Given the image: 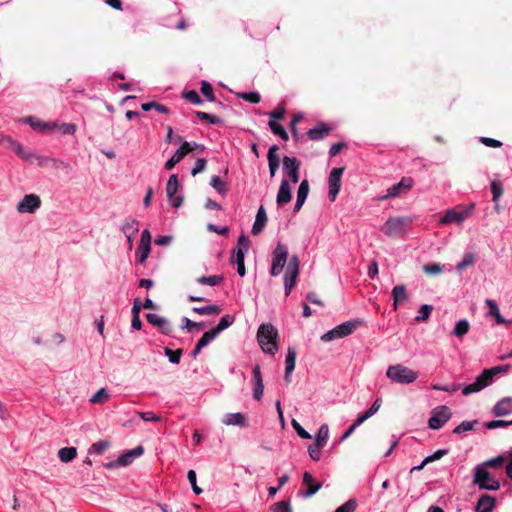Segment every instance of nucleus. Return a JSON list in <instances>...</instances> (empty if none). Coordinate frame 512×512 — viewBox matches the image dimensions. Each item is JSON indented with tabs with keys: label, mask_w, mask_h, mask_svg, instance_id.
I'll return each mask as SVG.
<instances>
[{
	"label": "nucleus",
	"mask_w": 512,
	"mask_h": 512,
	"mask_svg": "<svg viewBox=\"0 0 512 512\" xmlns=\"http://www.w3.org/2000/svg\"><path fill=\"white\" fill-rule=\"evenodd\" d=\"M50 164L53 168L62 169L66 173H70L72 171V167L69 163L59 160V159L51 158Z\"/></svg>",
	"instance_id": "obj_59"
},
{
	"label": "nucleus",
	"mask_w": 512,
	"mask_h": 512,
	"mask_svg": "<svg viewBox=\"0 0 512 512\" xmlns=\"http://www.w3.org/2000/svg\"><path fill=\"white\" fill-rule=\"evenodd\" d=\"M288 248L283 243H278L272 252V264L270 274L274 277L280 275L287 263Z\"/></svg>",
	"instance_id": "obj_6"
},
{
	"label": "nucleus",
	"mask_w": 512,
	"mask_h": 512,
	"mask_svg": "<svg viewBox=\"0 0 512 512\" xmlns=\"http://www.w3.org/2000/svg\"><path fill=\"white\" fill-rule=\"evenodd\" d=\"M144 452V448L139 445L134 449L128 450L123 453L117 460L110 461L105 464L107 469H114L119 466H127L133 462V460L139 456H141Z\"/></svg>",
	"instance_id": "obj_9"
},
{
	"label": "nucleus",
	"mask_w": 512,
	"mask_h": 512,
	"mask_svg": "<svg viewBox=\"0 0 512 512\" xmlns=\"http://www.w3.org/2000/svg\"><path fill=\"white\" fill-rule=\"evenodd\" d=\"M110 447V442L107 440L98 441L94 443L91 448L89 449V452H94L96 454H102L106 449Z\"/></svg>",
	"instance_id": "obj_54"
},
{
	"label": "nucleus",
	"mask_w": 512,
	"mask_h": 512,
	"mask_svg": "<svg viewBox=\"0 0 512 512\" xmlns=\"http://www.w3.org/2000/svg\"><path fill=\"white\" fill-rule=\"evenodd\" d=\"M210 185L220 194H225L227 192V187L224 181L217 176L213 175L210 179Z\"/></svg>",
	"instance_id": "obj_43"
},
{
	"label": "nucleus",
	"mask_w": 512,
	"mask_h": 512,
	"mask_svg": "<svg viewBox=\"0 0 512 512\" xmlns=\"http://www.w3.org/2000/svg\"><path fill=\"white\" fill-rule=\"evenodd\" d=\"M146 319L151 325L158 327L161 332L166 335L173 331L171 323L166 318L161 317L158 314L149 313L146 315Z\"/></svg>",
	"instance_id": "obj_17"
},
{
	"label": "nucleus",
	"mask_w": 512,
	"mask_h": 512,
	"mask_svg": "<svg viewBox=\"0 0 512 512\" xmlns=\"http://www.w3.org/2000/svg\"><path fill=\"white\" fill-rule=\"evenodd\" d=\"M291 199H292V194H291V188H290L289 182L287 180L283 179L281 181L279 191L277 194V198H276L277 204L278 205L287 204L291 201Z\"/></svg>",
	"instance_id": "obj_24"
},
{
	"label": "nucleus",
	"mask_w": 512,
	"mask_h": 512,
	"mask_svg": "<svg viewBox=\"0 0 512 512\" xmlns=\"http://www.w3.org/2000/svg\"><path fill=\"white\" fill-rule=\"evenodd\" d=\"M473 207L474 205L471 204V207L465 211H457L455 209L447 210L445 215L441 218L440 224L447 225L452 222L461 224L468 217Z\"/></svg>",
	"instance_id": "obj_13"
},
{
	"label": "nucleus",
	"mask_w": 512,
	"mask_h": 512,
	"mask_svg": "<svg viewBox=\"0 0 512 512\" xmlns=\"http://www.w3.org/2000/svg\"><path fill=\"white\" fill-rule=\"evenodd\" d=\"M9 147L13 149L20 157L26 160H31L30 154H25L22 146L15 140H9Z\"/></svg>",
	"instance_id": "obj_62"
},
{
	"label": "nucleus",
	"mask_w": 512,
	"mask_h": 512,
	"mask_svg": "<svg viewBox=\"0 0 512 512\" xmlns=\"http://www.w3.org/2000/svg\"><path fill=\"white\" fill-rule=\"evenodd\" d=\"M150 251H151V246L139 245L137 248V253H136L137 261L140 264H144L149 256Z\"/></svg>",
	"instance_id": "obj_47"
},
{
	"label": "nucleus",
	"mask_w": 512,
	"mask_h": 512,
	"mask_svg": "<svg viewBox=\"0 0 512 512\" xmlns=\"http://www.w3.org/2000/svg\"><path fill=\"white\" fill-rule=\"evenodd\" d=\"M357 508V502L355 499H349L344 504L339 506L335 512H355Z\"/></svg>",
	"instance_id": "obj_57"
},
{
	"label": "nucleus",
	"mask_w": 512,
	"mask_h": 512,
	"mask_svg": "<svg viewBox=\"0 0 512 512\" xmlns=\"http://www.w3.org/2000/svg\"><path fill=\"white\" fill-rule=\"evenodd\" d=\"M485 304L489 308L488 316L493 317L498 325L506 324V323H511V321L505 320L502 317V315L500 313V310H499V307H498L497 303L494 300L486 299L485 300Z\"/></svg>",
	"instance_id": "obj_26"
},
{
	"label": "nucleus",
	"mask_w": 512,
	"mask_h": 512,
	"mask_svg": "<svg viewBox=\"0 0 512 512\" xmlns=\"http://www.w3.org/2000/svg\"><path fill=\"white\" fill-rule=\"evenodd\" d=\"M509 368V365L495 366L490 369H485L483 372L488 377V379L492 382L495 375L501 372H506Z\"/></svg>",
	"instance_id": "obj_52"
},
{
	"label": "nucleus",
	"mask_w": 512,
	"mask_h": 512,
	"mask_svg": "<svg viewBox=\"0 0 512 512\" xmlns=\"http://www.w3.org/2000/svg\"><path fill=\"white\" fill-rule=\"evenodd\" d=\"M490 187L493 195L492 200L493 202H497L503 194V186L499 181H492Z\"/></svg>",
	"instance_id": "obj_51"
},
{
	"label": "nucleus",
	"mask_w": 512,
	"mask_h": 512,
	"mask_svg": "<svg viewBox=\"0 0 512 512\" xmlns=\"http://www.w3.org/2000/svg\"><path fill=\"white\" fill-rule=\"evenodd\" d=\"M477 423V421H463L460 423L454 430L453 433L455 434H461L470 430L474 429V425Z\"/></svg>",
	"instance_id": "obj_55"
},
{
	"label": "nucleus",
	"mask_w": 512,
	"mask_h": 512,
	"mask_svg": "<svg viewBox=\"0 0 512 512\" xmlns=\"http://www.w3.org/2000/svg\"><path fill=\"white\" fill-rule=\"evenodd\" d=\"M300 261L298 256L293 255L287 264V269L284 275V286L285 294L288 296L291 293L292 288L296 284L297 277L299 275Z\"/></svg>",
	"instance_id": "obj_7"
},
{
	"label": "nucleus",
	"mask_w": 512,
	"mask_h": 512,
	"mask_svg": "<svg viewBox=\"0 0 512 512\" xmlns=\"http://www.w3.org/2000/svg\"><path fill=\"white\" fill-rule=\"evenodd\" d=\"M77 456L75 447H63L58 451L59 459L64 463L71 462Z\"/></svg>",
	"instance_id": "obj_30"
},
{
	"label": "nucleus",
	"mask_w": 512,
	"mask_h": 512,
	"mask_svg": "<svg viewBox=\"0 0 512 512\" xmlns=\"http://www.w3.org/2000/svg\"><path fill=\"white\" fill-rule=\"evenodd\" d=\"M345 168H333L329 174V197L331 201H334L340 191L341 187V177L344 173Z\"/></svg>",
	"instance_id": "obj_10"
},
{
	"label": "nucleus",
	"mask_w": 512,
	"mask_h": 512,
	"mask_svg": "<svg viewBox=\"0 0 512 512\" xmlns=\"http://www.w3.org/2000/svg\"><path fill=\"white\" fill-rule=\"evenodd\" d=\"M183 98L192 104L200 105L203 103V100L200 98V96L195 90H189L184 92Z\"/></svg>",
	"instance_id": "obj_53"
},
{
	"label": "nucleus",
	"mask_w": 512,
	"mask_h": 512,
	"mask_svg": "<svg viewBox=\"0 0 512 512\" xmlns=\"http://www.w3.org/2000/svg\"><path fill=\"white\" fill-rule=\"evenodd\" d=\"M9 147L13 149L20 157L26 160H31L30 154H25L22 146L15 140H9Z\"/></svg>",
	"instance_id": "obj_63"
},
{
	"label": "nucleus",
	"mask_w": 512,
	"mask_h": 512,
	"mask_svg": "<svg viewBox=\"0 0 512 512\" xmlns=\"http://www.w3.org/2000/svg\"><path fill=\"white\" fill-rule=\"evenodd\" d=\"M272 512H292L289 501H279L271 506Z\"/></svg>",
	"instance_id": "obj_56"
},
{
	"label": "nucleus",
	"mask_w": 512,
	"mask_h": 512,
	"mask_svg": "<svg viewBox=\"0 0 512 512\" xmlns=\"http://www.w3.org/2000/svg\"><path fill=\"white\" fill-rule=\"evenodd\" d=\"M386 377L397 384H410L417 380L418 372L402 364H396L387 368Z\"/></svg>",
	"instance_id": "obj_3"
},
{
	"label": "nucleus",
	"mask_w": 512,
	"mask_h": 512,
	"mask_svg": "<svg viewBox=\"0 0 512 512\" xmlns=\"http://www.w3.org/2000/svg\"><path fill=\"white\" fill-rule=\"evenodd\" d=\"M223 423L227 426L236 425L244 427L246 426V417L242 413H228L225 415Z\"/></svg>",
	"instance_id": "obj_28"
},
{
	"label": "nucleus",
	"mask_w": 512,
	"mask_h": 512,
	"mask_svg": "<svg viewBox=\"0 0 512 512\" xmlns=\"http://www.w3.org/2000/svg\"><path fill=\"white\" fill-rule=\"evenodd\" d=\"M267 222L266 211L263 206L258 209L255 222L252 227V234L258 235L265 227Z\"/></svg>",
	"instance_id": "obj_27"
},
{
	"label": "nucleus",
	"mask_w": 512,
	"mask_h": 512,
	"mask_svg": "<svg viewBox=\"0 0 512 512\" xmlns=\"http://www.w3.org/2000/svg\"><path fill=\"white\" fill-rule=\"evenodd\" d=\"M268 125H269L271 131L275 135H278L282 140L287 141L289 139L288 133L286 132L284 127L281 124H279L277 121L269 120Z\"/></svg>",
	"instance_id": "obj_38"
},
{
	"label": "nucleus",
	"mask_w": 512,
	"mask_h": 512,
	"mask_svg": "<svg viewBox=\"0 0 512 512\" xmlns=\"http://www.w3.org/2000/svg\"><path fill=\"white\" fill-rule=\"evenodd\" d=\"M237 96L247 102L257 104L261 101V96L258 92H243L238 93Z\"/></svg>",
	"instance_id": "obj_48"
},
{
	"label": "nucleus",
	"mask_w": 512,
	"mask_h": 512,
	"mask_svg": "<svg viewBox=\"0 0 512 512\" xmlns=\"http://www.w3.org/2000/svg\"><path fill=\"white\" fill-rule=\"evenodd\" d=\"M303 485H305L307 488L306 491L303 493L304 497H306V498L313 496L322 487V484L319 482H316L314 480L312 474L309 472H305L303 474Z\"/></svg>",
	"instance_id": "obj_19"
},
{
	"label": "nucleus",
	"mask_w": 512,
	"mask_h": 512,
	"mask_svg": "<svg viewBox=\"0 0 512 512\" xmlns=\"http://www.w3.org/2000/svg\"><path fill=\"white\" fill-rule=\"evenodd\" d=\"M192 311L199 315H218L221 312V308L218 305H208L205 307H194Z\"/></svg>",
	"instance_id": "obj_37"
},
{
	"label": "nucleus",
	"mask_w": 512,
	"mask_h": 512,
	"mask_svg": "<svg viewBox=\"0 0 512 512\" xmlns=\"http://www.w3.org/2000/svg\"><path fill=\"white\" fill-rule=\"evenodd\" d=\"M444 266L439 263H429L423 266V271L429 276L438 275L443 272Z\"/></svg>",
	"instance_id": "obj_46"
},
{
	"label": "nucleus",
	"mask_w": 512,
	"mask_h": 512,
	"mask_svg": "<svg viewBox=\"0 0 512 512\" xmlns=\"http://www.w3.org/2000/svg\"><path fill=\"white\" fill-rule=\"evenodd\" d=\"M193 150V146L189 142H183L181 146L175 151L172 157L165 163V169L171 170L179 163L189 152Z\"/></svg>",
	"instance_id": "obj_14"
},
{
	"label": "nucleus",
	"mask_w": 512,
	"mask_h": 512,
	"mask_svg": "<svg viewBox=\"0 0 512 512\" xmlns=\"http://www.w3.org/2000/svg\"><path fill=\"white\" fill-rule=\"evenodd\" d=\"M278 337V330L271 323H263L259 326L257 341L263 352L274 355L279 349Z\"/></svg>",
	"instance_id": "obj_1"
},
{
	"label": "nucleus",
	"mask_w": 512,
	"mask_h": 512,
	"mask_svg": "<svg viewBox=\"0 0 512 512\" xmlns=\"http://www.w3.org/2000/svg\"><path fill=\"white\" fill-rule=\"evenodd\" d=\"M506 461L505 456H497L495 458L489 459L485 461L484 463L480 464L479 466H484V469L489 468H500Z\"/></svg>",
	"instance_id": "obj_44"
},
{
	"label": "nucleus",
	"mask_w": 512,
	"mask_h": 512,
	"mask_svg": "<svg viewBox=\"0 0 512 512\" xmlns=\"http://www.w3.org/2000/svg\"><path fill=\"white\" fill-rule=\"evenodd\" d=\"M433 309L432 305H422L419 309V315L415 317V321L418 323L428 321Z\"/></svg>",
	"instance_id": "obj_39"
},
{
	"label": "nucleus",
	"mask_w": 512,
	"mask_h": 512,
	"mask_svg": "<svg viewBox=\"0 0 512 512\" xmlns=\"http://www.w3.org/2000/svg\"><path fill=\"white\" fill-rule=\"evenodd\" d=\"M201 93L211 102L215 101L212 85L207 81L201 83Z\"/></svg>",
	"instance_id": "obj_50"
},
{
	"label": "nucleus",
	"mask_w": 512,
	"mask_h": 512,
	"mask_svg": "<svg viewBox=\"0 0 512 512\" xmlns=\"http://www.w3.org/2000/svg\"><path fill=\"white\" fill-rule=\"evenodd\" d=\"M475 263V254L473 253H466L463 257V259L457 263L456 269L459 273H461L463 270L473 266Z\"/></svg>",
	"instance_id": "obj_36"
},
{
	"label": "nucleus",
	"mask_w": 512,
	"mask_h": 512,
	"mask_svg": "<svg viewBox=\"0 0 512 512\" xmlns=\"http://www.w3.org/2000/svg\"><path fill=\"white\" fill-rule=\"evenodd\" d=\"M109 399V393L105 388L98 390L91 398L90 402L94 404H103Z\"/></svg>",
	"instance_id": "obj_45"
},
{
	"label": "nucleus",
	"mask_w": 512,
	"mask_h": 512,
	"mask_svg": "<svg viewBox=\"0 0 512 512\" xmlns=\"http://www.w3.org/2000/svg\"><path fill=\"white\" fill-rule=\"evenodd\" d=\"M363 324V320L355 319L351 321H346L327 333L321 336V340L324 342H329L337 338H343L351 335L359 326Z\"/></svg>",
	"instance_id": "obj_4"
},
{
	"label": "nucleus",
	"mask_w": 512,
	"mask_h": 512,
	"mask_svg": "<svg viewBox=\"0 0 512 512\" xmlns=\"http://www.w3.org/2000/svg\"><path fill=\"white\" fill-rule=\"evenodd\" d=\"M491 384V381L488 379V377L484 374V372H482L477 378L476 380L471 383V384H468L466 385L463 389H462V394L467 396V395H470L472 393H476V392H479L481 391L482 389H484L485 387L489 386Z\"/></svg>",
	"instance_id": "obj_16"
},
{
	"label": "nucleus",
	"mask_w": 512,
	"mask_h": 512,
	"mask_svg": "<svg viewBox=\"0 0 512 512\" xmlns=\"http://www.w3.org/2000/svg\"><path fill=\"white\" fill-rule=\"evenodd\" d=\"M470 324L467 320L463 319L456 323L453 334L456 337H463L469 331Z\"/></svg>",
	"instance_id": "obj_40"
},
{
	"label": "nucleus",
	"mask_w": 512,
	"mask_h": 512,
	"mask_svg": "<svg viewBox=\"0 0 512 512\" xmlns=\"http://www.w3.org/2000/svg\"><path fill=\"white\" fill-rule=\"evenodd\" d=\"M451 416L452 413L449 407L445 405L438 406L432 410L431 417L428 420V426L430 429L438 430L445 425Z\"/></svg>",
	"instance_id": "obj_8"
},
{
	"label": "nucleus",
	"mask_w": 512,
	"mask_h": 512,
	"mask_svg": "<svg viewBox=\"0 0 512 512\" xmlns=\"http://www.w3.org/2000/svg\"><path fill=\"white\" fill-rule=\"evenodd\" d=\"M329 438V427L327 424H322L318 430V433L315 437V442L317 445L324 447Z\"/></svg>",
	"instance_id": "obj_34"
},
{
	"label": "nucleus",
	"mask_w": 512,
	"mask_h": 512,
	"mask_svg": "<svg viewBox=\"0 0 512 512\" xmlns=\"http://www.w3.org/2000/svg\"><path fill=\"white\" fill-rule=\"evenodd\" d=\"M179 187L178 177L176 174H172L166 184V194L169 201H172L173 197L177 193Z\"/></svg>",
	"instance_id": "obj_29"
},
{
	"label": "nucleus",
	"mask_w": 512,
	"mask_h": 512,
	"mask_svg": "<svg viewBox=\"0 0 512 512\" xmlns=\"http://www.w3.org/2000/svg\"><path fill=\"white\" fill-rule=\"evenodd\" d=\"M253 384V398L257 401H260L263 396L264 384L260 366L258 364H256L253 368Z\"/></svg>",
	"instance_id": "obj_18"
},
{
	"label": "nucleus",
	"mask_w": 512,
	"mask_h": 512,
	"mask_svg": "<svg viewBox=\"0 0 512 512\" xmlns=\"http://www.w3.org/2000/svg\"><path fill=\"white\" fill-rule=\"evenodd\" d=\"M414 185V180L411 177H403L399 183L392 185L387 190V194L382 199L394 198L404 192L410 190Z\"/></svg>",
	"instance_id": "obj_12"
},
{
	"label": "nucleus",
	"mask_w": 512,
	"mask_h": 512,
	"mask_svg": "<svg viewBox=\"0 0 512 512\" xmlns=\"http://www.w3.org/2000/svg\"><path fill=\"white\" fill-rule=\"evenodd\" d=\"M493 413L496 417L512 413V398L506 397L498 401L493 408Z\"/></svg>",
	"instance_id": "obj_23"
},
{
	"label": "nucleus",
	"mask_w": 512,
	"mask_h": 512,
	"mask_svg": "<svg viewBox=\"0 0 512 512\" xmlns=\"http://www.w3.org/2000/svg\"><path fill=\"white\" fill-rule=\"evenodd\" d=\"M412 223L408 216L391 217L381 227V231L390 238L403 237Z\"/></svg>",
	"instance_id": "obj_2"
},
{
	"label": "nucleus",
	"mask_w": 512,
	"mask_h": 512,
	"mask_svg": "<svg viewBox=\"0 0 512 512\" xmlns=\"http://www.w3.org/2000/svg\"><path fill=\"white\" fill-rule=\"evenodd\" d=\"M391 296L393 298V308H394V310H397L398 305L400 303L405 302L408 299V293H407L406 286L403 284L396 285L392 289Z\"/></svg>",
	"instance_id": "obj_25"
},
{
	"label": "nucleus",
	"mask_w": 512,
	"mask_h": 512,
	"mask_svg": "<svg viewBox=\"0 0 512 512\" xmlns=\"http://www.w3.org/2000/svg\"><path fill=\"white\" fill-rule=\"evenodd\" d=\"M381 405L382 400L377 398L367 411L358 416V423H364L368 418L373 416L380 409Z\"/></svg>",
	"instance_id": "obj_33"
},
{
	"label": "nucleus",
	"mask_w": 512,
	"mask_h": 512,
	"mask_svg": "<svg viewBox=\"0 0 512 512\" xmlns=\"http://www.w3.org/2000/svg\"><path fill=\"white\" fill-rule=\"evenodd\" d=\"M196 281L201 285L218 286L224 281V277L222 275L201 276Z\"/></svg>",
	"instance_id": "obj_31"
},
{
	"label": "nucleus",
	"mask_w": 512,
	"mask_h": 512,
	"mask_svg": "<svg viewBox=\"0 0 512 512\" xmlns=\"http://www.w3.org/2000/svg\"><path fill=\"white\" fill-rule=\"evenodd\" d=\"M331 131V128L326 123H319L315 128L310 129L307 132V136L310 140L319 141L324 139Z\"/></svg>",
	"instance_id": "obj_21"
},
{
	"label": "nucleus",
	"mask_w": 512,
	"mask_h": 512,
	"mask_svg": "<svg viewBox=\"0 0 512 512\" xmlns=\"http://www.w3.org/2000/svg\"><path fill=\"white\" fill-rule=\"evenodd\" d=\"M279 150V147L277 145H273L269 148L268 151V166H269V173L271 177H274L279 165H280V158L277 155V151Z\"/></svg>",
	"instance_id": "obj_22"
},
{
	"label": "nucleus",
	"mask_w": 512,
	"mask_h": 512,
	"mask_svg": "<svg viewBox=\"0 0 512 512\" xmlns=\"http://www.w3.org/2000/svg\"><path fill=\"white\" fill-rule=\"evenodd\" d=\"M309 194V182L307 179H304L301 181L298 191H297V198L301 199H307V196Z\"/></svg>",
	"instance_id": "obj_64"
},
{
	"label": "nucleus",
	"mask_w": 512,
	"mask_h": 512,
	"mask_svg": "<svg viewBox=\"0 0 512 512\" xmlns=\"http://www.w3.org/2000/svg\"><path fill=\"white\" fill-rule=\"evenodd\" d=\"M164 352H165V355L168 356L169 361L171 363L177 364L180 362V358L182 355L181 349L171 350L169 348H165Z\"/></svg>",
	"instance_id": "obj_58"
},
{
	"label": "nucleus",
	"mask_w": 512,
	"mask_h": 512,
	"mask_svg": "<svg viewBox=\"0 0 512 512\" xmlns=\"http://www.w3.org/2000/svg\"><path fill=\"white\" fill-rule=\"evenodd\" d=\"M496 505V499L488 494H483L477 501L476 512H491Z\"/></svg>",
	"instance_id": "obj_20"
},
{
	"label": "nucleus",
	"mask_w": 512,
	"mask_h": 512,
	"mask_svg": "<svg viewBox=\"0 0 512 512\" xmlns=\"http://www.w3.org/2000/svg\"><path fill=\"white\" fill-rule=\"evenodd\" d=\"M296 350L293 347H288L287 349V355L285 360V370H287V374H291L293 370L295 369V363H296Z\"/></svg>",
	"instance_id": "obj_32"
},
{
	"label": "nucleus",
	"mask_w": 512,
	"mask_h": 512,
	"mask_svg": "<svg viewBox=\"0 0 512 512\" xmlns=\"http://www.w3.org/2000/svg\"><path fill=\"white\" fill-rule=\"evenodd\" d=\"M41 206V199L36 194H27L17 204L19 213H34Z\"/></svg>",
	"instance_id": "obj_11"
},
{
	"label": "nucleus",
	"mask_w": 512,
	"mask_h": 512,
	"mask_svg": "<svg viewBox=\"0 0 512 512\" xmlns=\"http://www.w3.org/2000/svg\"><path fill=\"white\" fill-rule=\"evenodd\" d=\"M283 167L291 182L297 183L299 181L298 171L300 162L295 157L285 156L283 158Z\"/></svg>",
	"instance_id": "obj_15"
},
{
	"label": "nucleus",
	"mask_w": 512,
	"mask_h": 512,
	"mask_svg": "<svg viewBox=\"0 0 512 512\" xmlns=\"http://www.w3.org/2000/svg\"><path fill=\"white\" fill-rule=\"evenodd\" d=\"M141 108L144 110V111H149L151 109L153 110H157L158 112L160 113H163V114H169L170 113V110L168 107L160 104V103H157V102H147V103H143L141 105Z\"/></svg>",
	"instance_id": "obj_42"
},
{
	"label": "nucleus",
	"mask_w": 512,
	"mask_h": 512,
	"mask_svg": "<svg viewBox=\"0 0 512 512\" xmlns=\"http://www.w3.org/2000/svg\"><path fill=\"white\" fill-rule=\"evenodd\" d=\"M473 484L483 490L497 491L500 489V482L487 469H484V466L474 468Z\"/></svg>",
	"instance_id": "obj_5"
},
{
	"label": "nucleus",
	"mask_w": 512,
	"mask_h": 512,
	"mask_svg": "<svg viewBox=\"0 0 512 512\" xmlns=\"http://www.w3.org/2000/svg\"><path fill=\"white\" fill-rule=\"evenodd\" d=\"M322 448H323L322 446L317 445L316 443L309 445L308 453L312 460H314V461L320 460Z\"/></svg>",
	"instance_id": "obj_60"
},
{
	"label": "nucleus",
	"mask_w": 512,
	"mask_h": 512,
	"mask_svg": "<svg viewBox=\"0 0 512 512\" xmlns=\"http://www.w3.org/2000/svg\"><path fill=\"white\" fill-rule=\"evenodd\" d=\"M233 322H234V317L226 314L220 319L218 325L215 328H213L212 330L214 331V333L216 335H218L221 331L228 328Z\"/></svg>",
	"instance_id": "obj_41"
},
{
	"label": "nucleus",
	"mask_w": 512,
	"mask_h": 512,
	"mask_svg": "<svg viewBox=\"0 0 512 512\" xmlns=\"http://www.w3.org/2000/svg\"><path fill=\"white\" fill-rule=\"evenodd\" d=\"M187 478L189 483L192 486L193 492L197 495L202 493V489L197 485L196 482V472L194 470H189L187 473Z\"/></svg>",
	"instance_id": "obj_61"
},
{
	"label": "nucleus",
	"mask_w": 512,
	"mask_h": 512,
	"mask_svg": "<svg viewBox=\"0 0 512 512\" xmlns=\"http://www.w3.org/2000/svg\"><path fill=\"white\" fill-rule=\"evenodd\" d=\"M236 264H237V272L240 276H244L246 273L245 265H244V253L242 252V249L236 250V258H235Z\"/></svg>",
	"instance_id": "obj_49"
},
{
	"label": "nucleus",
	"mask_w": 512,
	"mask_h": 512,
	"mask_svg": "<svg viewBox=\"0 0 512 512\" xmlns=\"http://www.w3.org/2000/svg\"><path fill=\"white\" fill-rule=\"evenodd\" d=\"M139 231V222L136 219L127 220L122 226L125 235L136 236Z\"/></svg>",
	"instance_id": "obj_35"
}]
</instances>
